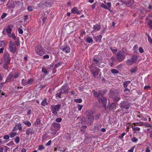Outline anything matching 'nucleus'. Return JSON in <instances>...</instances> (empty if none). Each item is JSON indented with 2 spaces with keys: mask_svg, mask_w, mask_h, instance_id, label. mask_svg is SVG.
Here are the masks:
<instances>
[{
  "mask_svg": "<svg viewBox=\"0 0 152 152\" xmlns=\"http://www.w3.org/2000/svg\"><path fill=\"white\" fill-rule=\"evenodd\" d=\"M94 96L97 98L98 101L105 106L107 103V99L103 95V93L101 91H93Z\"/></svg>",
  "mask_w": 152,
  "mask_h": 152,
  "instance_id": "obj_1",
  "label": "nucleus"
},
{
  "mask_svg": "<svg viewBox=\"0 0 152 152\" xmlns=\"http://www.w3.org/2000/svg\"><path fill=\"white\" fill-rule=\"evenodd\" d=\"M86 123L88 125H91L94 121V117L93 112L91 110H88L86 111Z\"/></svg>",
  "mask_w": 152,
  "mask_h": 152,
  "instance_id": "obj_2",
  "label": "nucleus"
},
{
  "mask_svg": "<svg viewBox=\"0 0 152 152\" xmlns=\"http://www.w3.org/2000/svg\"><path fill=\"white\" fill-rule=\"evenodd\" d=\"M118 92L117 90H115L114 91H110V96L114 101L117 102L120 99V97L118 96Z\"/></svg>",
  "mask_w": 152,
  "mask_h": 152,
  "instance_id": "obj_3",
  "label": "nucleus"
},
{
  "mask_svg": "<svg viewBox=\"0 0 152 152\" xmlns=\"http://www.w3.org/2000/svg\"><path fill=\"white\" fill-rule=\"evenodd\" d=\"M18 76L19 74L18 73L14 74L13 73H10L7 77L5 82H13L14 79L18 78Z\"/></svg>",
  "mask_w": 152,
  "mask_h": 152,
  "instance_id": "obj_4",
  "label": "nucleus"
},
{
  "mask_svg": "<svg viewBox=\"0 0 152 152\" xmlns=\"http://www.w3.org/2000/svg\"><path fill=\"white\" fill-rule=\"evenodd\" d=\"M36 53L39 56H42L45 53V49L41 46H37L35 49Z\"/></svg>",
  "mask_w": 152,
  "mask_h": 152,
  "instance_id": "obj_5",
  "label": "nucleus"
},
{
  "mask_svg": "<svg viewBox=\"0 0 152 152\" xmlns=\"http://www.w3.org/2000/svg\"><path fill=\"white\" fill-rule=\"evenodd\" d=\"M125 55L124 52L119 51L117 53L116 58L118 61L120 62L125 58Z\"/></svg>",
  "mask_w": 152,
  "mask_h": 152,
  "instance_id": "obj_6",
  "label": "nucleus"
},
{
  "mask_svg": "<svg viewBox=\"0 0 152 152\" xmlns=\"http://www.w3.org/2000/svg\"><path fill=\"white\" fill-rule=\"evenodd\" d=\"M119 106L122 110H127L130 106V104L128 102L123 101L119 104Z\"/></svg>",
  "mask_w": 152,
  "mask_h": 152,
  "instance_id": "obj_7",
  "label": "nucleus"
},
{
  "mask_svg": "<svg viewBox=\"0 0 152 152\" xmlns=\"http://www.w3.org/2000/svg\"><path fill=\"white\" fill-rule=\"evenodd\" d=\"M93 63L90 66L91 70H94V69L97 68L96 66H99V61L96 57H95L93 58Z\"/></svg>",
  "mask_w": 152,
  "mask_h": 152,
  "instance_id": "obj_8",
  "label": "nucleus"
},
{
  "mask_svg": "<svg viewBox=\"0 0 152 152\" xmlns=\"http://www.w3.org/2000/svg\"><path fill=\"white\" fill-rule=\"evenodd\" d=\"M61 107L60 104H57L55 105H52L51 106L50 109L52 112L54 114L56 115L57 113V112L59 111Z\"/></svg>",
  "mask_w": 152,
  "mask_h": 152,
  "instance_id": "obj_9",
  "label": "nucleus"
},
{
  "mask_svg": "<svg viewBox=\"0 0 152 152\" xmlns=\"http://www.w3.org/2000/svg\"><path fill=\"white\" fill-rule=\"evenodd\" d=\"M93 76L96 78H98L100 77L101 73L100 70L98 68L94 69V70H91Z\"/></svg>",
  "mask_w": 152,
  "mask_h": 152,
  "instance_id": "obj_10",
  "label": "nucleus"
},
{
  "mask_svg": "<svg viewBox=\"0 0 152 152\" xmlns=\"http://www.w3.org/2000/svg\"><path fill=\"white\" fill-rule=\"evenodd\" d=\"M137 59V56H133L131 58H130L126 61V64L128 65H131L135 62Z\"/></svg>",
  "mask_w": 152,
  "mask_h": 152,
  "instance_id": "obj_11",
  "label": "nucleus"
},
{
  "mask_svg": "<svg viewBox=\"0 0 152 152\" xmlns=\"http://www.w3.org/2000/svg\"><path fill=\"white\" fill-rule=\"evenodd\" d=\"M4 63L9 64L10 61V58L8 53H5L4 54Z\"/></svg>",
  "mask_w": 152,
  "mask_h": 152,
  "instance_id": "obj_12",
  "label": "nucleus"
},
{
  "mask_svg": "<svg viewBox=\"0 0 152 152\" xmlns=\"http://www.w3.org/2000/svg\"><path fill=\"white\" fill-rule=\"evenodd\" d=\"M10 42L11 44V45L9 46L10 50L12 53H15L16 51V47L14 46L15 45L14 43L11 41Z\"/></svg>",
  "mask_w": 152,
  "mask_h": 152,
  "instance_id": "obj_13",
  "label": "nucleus"
},
{
  "mask_svg": "<svg viewBox=\"0 0 152 152\" xmlns=\"http://www.w3.org/2000/svg\"><path fill=\"white\" fill-rule=\"evenodd\" d=\"M61 49L65 53H69L70 52V48L69 46L65 45L61 47Z\"/></svg>",
  "mask_w": 152,
  "mask_h": 152,
  "instance_id": "obj_14",
  "label": "nucleus"
},
{
  "mask_svg": "<svg viewBox=\"0 0 152 152\" xmlns=\"http://www.w3.org/2000/svg\"><path fill=\"white\" fill-rule=\"evenodd\" d=\"M64 94H67L69 92L68 87L67 85L62 86L60 89Z\"/></svg>",
  "mask_w": 152,
  "mask_h": 152,
  "instance_id": "obj_15",
  "label": "nucleus"
},
{
  "mask_svg": "<svg viewBox=\"0 0 152 152\" xmlns=\"http://www.w3.org/2000/svg\"><path fill=\"white\" fill-rule=\"evenodd\" d=\"M52 125L57 130L61 128V125L60 124L56 122H54L52 124Z\"/></svg>",
  "mask_w": 152,
  "mask_h": 152,
  "instance_id": "obj_16",
  "label": "nucleus"
},
{
  "mask_svg": "<svg viewBox=\"0 0 152 152\" xmlns=\"http://www.w3.org/2000/svg\"><path fill=\"white\" fill-rule=\"evenodd\" d=\"M101 28V25H100L96 24L94 26L93 31L95 32L99 30Z\"/></svg>",
  "mask_w": 152,
  "mask_h": 152,
  "instance_id": "obj_17",
  "label": "nucleus"
},
{
  "mask_svg": "<svg viewBox=\"0 0 152 152\" xmlns=\"http://www.w3.org/2000/svg\"><path fill=\"white\" fill-rule=\"evenodd\" d=\"M102 127L101 124H97L94 126V131H100Z\"/></svg>",
  "mask_w": 152,
  "mask_h": 152,
  "instance_id": "obj_18",
  "label": "nucleus"
},
{
  "mask_svg": "<svg viewBox=\"0 0 152 152\" xmlns=\"http://www.w3.org/2000/svg\"><path fill=\"white\" fill-rule=\"evenodd\" d=\"M64 94L63 92L60 89L58 91V92L56 94V96L59 99H60L62 94Z\"/></svg>",
  "mask_w": 152,
  "mask_h": 152,
  "instance_id": "obj_19",
  "label": "nucleus"
},
{
  "mask_svg": "<svg viewBox=\"0 0 152 152\" xmlns=\"http://www.w3.org/2000/svg\"><path fill=\"white\" fill-rule=\"evenodd\" d=\"M72 13L74 14H77L78 15L80 14V13L78 11V9L76 7H74L71 10Z\"/></svg>",
  "mask_w": 152,
  "mask_h": 152,
  "instance_id": "obj_20",
  "label": "nucleus"
},
{
  "mask_svg": "<svg viewBox=\"0 0 152 152\" xmlns=\"http://www.w3.org/2000/svg\"><path fill=\"white\" fill-rule=\"evenodd\" d=\"M34 133V131L33 130L32 131L30 128L26 130V134L27 135H28L30 134H32Z\"/></svg>",
  "mask_w": 152,
  "mask_h": 152,
  "instance_id": "obj_21",
  "label": "nucleus"
},
{
  "mask_svg": "<svg viewBox=\"0 0 152 152\" xmlns=\"http://www.w3.org/2000/svg\"><path fill=\"white\" fill-rule=\"evenodd\" d=\"M7 5H8V6L10 8H13L14 7L15 5V1H10L8 3V4H7Z\"/></svg>",
  "mask_w": 152,
  "mask_h": 152,
  "instance_id": "obj_22",
  "label": "nucleus"
},
{
  "mask_svg": "<svg viewBox=\"0 0 152 152\" xmlns=\"http://www.w3.org/2000/svg\"><path fill=\"white\" fill-rule=\"evenodd\" d=\"M47 99H44L43 100L41 103V105L44 106H45V105H47L48 104V103L47 102Z\"/></svg>",
  "mask_w": 152,
  "mask_h": 152,
  "instance_id": "obj_23",
  "label": "nucleus"
},
{
  "mask_svg": "<svg viewBox=\"0 0 152 152\" xmlns=\"http://www.w3.org/2000/svg\"><path fill=\"white\" fill-rule=\"evenodd\" d=\"M133 124L134 125V126H142L143 125V122H139L133 123Z\"/></svg>",
  "mask_w": 152,
  "mask_h": 152,
  "instance_id": "obj_24",
  "label": "nucleus"
},
{
  "mask_svg": "<svg viewBox=\"0 0 152 152\" xmlns=\"http://www.w3.org/2000/svg\"><path fill=\"white\" fill-rule=\"evenodd\" d=\"M131 82L130 81H125L123 83V86L124 88H127L128 85Z\"/></svg>",
  "mask_w": 152,
  "mask_h": 152,
  "instance_id": "obj_25",
  "label": "nucleus"
},
{
  "mask_svg": "<svg viewBox=\"0 0 152 152\" xmlns=\"http://www.w3.org/2000/svg\"><path fill=\"white\" fill-rule=\"evenodd\" d=\"M15 5L19 7L22 6L23 4V3L22 2H20L19 1H15Z\"/></svg>",
  "mask_w": 152,
  "mask_h": 152,
  "instance_id": "obj_26",
  "label": "nucleus"
},
{
  "mask_svg": "<svg viewBox=\"0 0 152 152\" xmlns=\"http://www.w3.org/2000/svg\"><path fill=\"white\" fill-rule=\"evenodd\" d=\"M40 19H41L42 20V21L41 23L42 24H43L46 20L47 17H46L43 16H42V17H41Z\"/></svg>",
  "mask_w": 152,
  "mask_h": 152,
  "instance_id": "obj_27",
  "label": "nucleus"
},
{
  "mask_svg": "<svg viewBox=\"0 0 152 152\" xmlns=\"http://www.w3.org/2000/svg\"><path fill=\"white\" fill-rule=\"evenodd\" d=\"M87 126H83L81 128L80 130L82 133H83L85 131Z\"/></svg>",
  "mask_w": 152,
  "mask_h": 152,
  "instance_id": "obj_28",
  "label": "nucleus"
},
{
  "mask_svg": "<svg viewBox=\"0 0 152 152\" xmlns=\"http://www.w3.org/2000/svg\"><path fill=\"white\" fill-rule=\"evenodd\" d=\"M9 64H7L6 63H4V64L3 65L2 67L5 69L8 70V65Z\"/></svg>",
  "mask_w": 152,
  "mask_h": 152,
  "instance_id": "obj_29",
  "label": "nucleus"
},
{
  "mask_svg": "<svg viewBox=\"0 0 152 152\" xmlns=\"http://www.w3.org/2000/svg\"><path fill=\"white\" fill-rule=\"evenodd\" d=\"M86 41L89 43H91L92 42L93 40L91 38L88 37L86 39Z\"/></svg>",
  "mask_w": 152,
  "mask_h": 152,
  "instance_id": "obj_30",
  "label": "nucleus"
},
{
  "mask_svg": "<svg viewBox=\"0 0 152 152\" xmlns=\"http://www.w3.org/2000/svg\"><path fill=\"white\" fill-rule=\"evenodd\" d=\"M12 29L10 27H8L6 29V31L8 34H9L11 33Z\"/></svg>",
  "mask_w": 152,
  "mask_h": 152,
  "instance_id": "obj_31",
  "label": "nucleus"
},
{
  "mask_svg": "<svg viewBox=\"0 0 152 152\" xmlns=\"http://www.w3.org/2000/svg\"><path fill=\"white\" fill-rule=\"evenodd\" d=\"M41 123V120L39 118H37L36 119L35 122L34 124L36 126L40 124Z\"/></svg>",
  "mask_w": 152,
  "mask_h": 152,
  "instance_id": "obj_32",
  "label": "nucleus"
},
{
  "mask_svg": "<svg viewBox=\"0 0 152 152\" xmlns=\"http://www.w3.org/2000/svg\"><path fill=\"white\" fill-rule=\"evenodd\" d=\"M100 7L104 9H108L110 10V9H109L107 6L105 5L103 3H101L100 5Z\"/></svg>",
  "mask_w": 152,
  "mask_h": 152,
  "instance_id": "obj_33",
  "label": "nucleus"
},
{
  "mask_svg": "<svg viewBox=\"0 0 152 152\" xmlns=\"http://www.w3.org/2000/svg\"><path fill=\"white\" fill-rule=\"evenodd\" d=\"M81 99L79 98L77 99H74V101L76 103H80L82 102Z\"/></svg>",
  "mask_w": 152,
  "mask_h": 152,
  "instance_id": "obj_34",
  "label": "nucleus"
},
{
  "mask_svg": "<svg viewBox=\"0 0 152 152\" xmlns=\"http://www.w3.org/2000/svg\"><path fill=\"white\" fill-rule=\"evenodd\" d=\"M8 35L10 37H12L14 39H16V37L14 34L11 33L9 34Z\"/></svg>",
  "mask_w": 152,
  "mask_h": 152,
  "instance_id": "obj_35",
  "label": "nucleus"
},
{
  "mask_svg": "<svg viewBox=\"0 0 152 152\" xmlns=\"http://www.w3.org/2000/svg\"><path fill=\"white\" fill-rule=\"evenodd\" d=\"M43 5L45 6L48 7L51 5V4L48 1H46L43 4Z\"/></svg>",
  "mask_w": 152,
  "mask_h": 152,
  "instance_id": "obj_36",
  "label": "nucleus"
},
{
  "mask_svg": "<svg viewBox=\"0 0 152 152\" xmlns=\"http://www.w3.org/2000/svg\"><path fill=\"white\" fill-rule=\"evenodd\" d=\"M137 70V67H135L134 68L130 70V72L132 73H134Z\"/></svg>",
  "mask_w": 152,
  "mask_h": 152,
  "instance_id": "obj_37",
  "label": "nucleus"
},
{
  "mask_svg": "<svg viewBox=\"0 0 152 152\" xmlns=\"http://www.w3.org/2000/svg\"><path fill=\"white\" fill-rule=\"evenodd\" d=\"M148 41L150 43V44L152 46V39L150 37L148 34L147 35Z\"/></svg>",
  "mask_w": 152,
  "mask_h": 152,
  "instance_id": "obj_38",
  "label": "nucleus"
},
{
  "mask_svg": "<svg viewBox=\"0 0 152 152\" xmlns=\"http://www.w3.org/2000/svg\"><path fill=\"white\" fill-rule=\"evenodd\" d=\"M111 72L114 74L118 73L119 72L116 69H113L111 70Z\"/></svg>",
  "mask_w": 152,
  "mask_h": 152,
  "instance_id": "obj_39",
  "label": "nucleus"
},
{
  "mask_svg": "<svg viewBox=\"0 0 152 152\" xmlns=\"http://www.w3.org/2000/svg\"><path fill=\"white\" fill-rule=\"evenodd\" d=\"M23 123L28 126H30L31 125V124L28 121H24Z\"/></svg>",
  "mask_w": 152,
  "mask_h": 152,
  "instance_id": "obj_40",
  "label": "nucleus"
},
{
  "mask_svg": "<svg viewBox=\"0 0 152 152\" xmlns=\"http://www.w3.org/2000/svg\"><path fill=\"white\" fill-rule=\"evenodd\" d=\"M133 3H131V1H129L128 2H126L125 4L126 6H128V7L130 6Z\"/></svg>",
  "mask_w": 152,
  "mask_h": 152,
  "instance_id": "obj_41",
  "label": "nucleus"
},
{
  "mask_svg": "<svg viewBox=\"0 0 152 152\" xmlns=\"http://www.w3.org/2000/svg\"><path fill=\"white\" fill-rule=\"evenodd\" d=\"M102 35H99V36H97L96 37V41H100L102 38Z\"/></svg>",
  "mask_w": 152,
  "mask_h": 152,
  "instance_id": "obj_42",
  "label": "nucleus"
},
{
  "mask_svg": "<svg viewBox=\"0 0 152 152\" xmlns=\"http://www.w3.org/2000/svg\"><path fill=\"white\" fill-rule=\"evenodd\" d=\"M132 130L134 131H139L140 130V128L138 127H134L133 126H132Z\"/></svg>",
  "mask_w": 152,
  "mask_h": 152,
  "instance_id": "obj_43",
  "label": "nucleus"
},
{
  "mask_svg": "<svg viewBox=\"0 0 152 152\" xmlns=\"http://www.w3.org/2000/svg\"><path fill=\"white\" fill-rule=\"evenodd\" d=\"M9 135L11 137H13L17 135V133L16 132H12L11 134H10Z\"/></svg>",
  "mask_w": 152,
  "mask_h": 152,
  "instance_id": "obj_44",
  "label": "nucleus"
},
{
  "mask_svg": "<svg viewBox=\"0 0 152 152\" xmlns=\"http://www.w3.org/2000/svg\"><path fill=\"white\" fill-rule=\"evenodd\" d=\"M16 127L18 128V129L20 130H21L22 129V126H21V124H19L16 125Z\"/></svg>",
  "mask_w": 152,
  "mask_h": 152,
  "instance_id": "obj_45",
  "label": "nucleus"
},
{
  "mask_svg": "<svg viewBox=\"0 0 152 152\" xmlns=\"http://www.w3.org/2000/svg\"><path fill=\"white\" fill-rule=\"evenodd\" d=\"M42 71L43 72L45 73L46 75H48V72L45 68L43 67L42 69Z\"/></svg>",
  "mask_w": 152,
  "mask_h": 152,
  "instance_id": "obj_46",
  "label": "nucleus"
},
{
  "mask_svg": "<svg viewBox=\"0 0 152 152\" xmlns=\"http://www.w3.org/2000/svg\"><path fill=\"white\" fill-rule=\"evenodd\" d=\"M20 139V138L19 137H16L15 138V141L16 143H18L19 142Z\"/></svg>",
  "mask_w": 152,
  "mask_h": 152,
  "instance_id": "obj_47",
  "label": "nucleus"
},
{
  "mask_svg": "<svg viewBox=\"0 0 152 152\" xmlns=\"http://www.w3.org/2000/svg\"><path fill=\"white\" fill-rule=\"evenodd\" d=\"M5 45V43L3 41H0V48L4 47Z\"/></svg>",
  "mask_w": 152,
  "mask_h": 152,
  "instance_id": "obj_48",
  "label": "nucleus"
},
{
  "mask_svg": "<svg viewBox=\"0 0 152 152\" xmlns=\"http://www.w3.org/2000/svg\"><path fill=\"white\" fill-rule=\"evenodd\" d=\"M143 126H145L146 127H151L152 126L150 124L147 123H145V124H144L143 123Z\"/></svg>",
  "mask_w": 152,
  "mask_h": 152,
  "instance_id": "obj_49",
  "label": "nucleus"
},
{
  "mask_svg": "<svg viewBox=\"0 0 152 152\" xmlns=\"http://www.w3.org/2000/svg\"><path fill=\"white\" fill-rule=\"evenodd\" d=\"M26 81L24 79H23L22 80V83L23 86H25L27 84Z\"/></svg>",
  "mask_w": 152,
  "mask_h": 152,
  "instance_id": "obj_50",
  "label": "nucleus"
},
{
  "mask_svg": "<svg viewBox=\"0 0 152 152\" xmlns=\"http://www.w3.org/2000/svg\"><path fill=\"white\" fill-rule=\"evenodd\" d=\"M100 114L99 113H97L95 116V119L96 120L98 119L100 117Z\"/></svg>",
  "mask_w": 152,
  "mask_h": 152,
  "instance_id": "obj_51",
  "label": "nucleus"
},
{
  "mask_svg": "<svg viewBox=\"0 0 152 152\" xmlns=\"http://www.w3.org/2000/svg\"><path fill=\"white\" fill-rule=\"evenodd\" d=\"M45 148L44 146L43 145H39L38 148V149L39 150L41 151Z\"/></svg>",
  "mask_w": 152,
  "mask_h": 152,
  "instance_id": "obj_52",
  "label": "nucleus"
},
{
  "mask_svg": "<svg viewBox=\"0 0 152 152\" xmlns=\"http://www.w3.org/2000/svg\"><path fill=\"white\" fill-rule=\"evenodd\" d=\"M138 48V45H135L133 47L134 50V52H136V51H137V50Z\"/></svg>",
  "mask_w": 152,
  "mask_h": 152,
  "instance_id": "obj_53",
  "label": "nucleus"
},
{
  "mask_svg": "<svg viewBox=\"0 0 152 152\" xmlns=\"http://www.w3.org/2000/svg\"><path fill=\"white\" fill-rule=\"evenodd\" d=\"M7 15V14L6 13H4L2 15L1 18L3 19Z\"/></svg>",
  "mask_w": 152,
  "mask_h": 152,
  "instance_id": "obj_54",
  "label": "nucleus"
},
{
  "mask_svg": "<svg viewBox=\"0 0 152 152\" xmlns=\"http://www.w3.org/2000/svg\"><path fill=\"white\" fill-rule=\"evenodd\" d=\"M61 121L62 119L60 118H57L55 120L57 122H60Z\"/></svg>",
  "mask_w": 152,
  "mask_h": 152,
  "instance_id": "obj_55",
  "label": "nucleus"
},
{
  "mask_svg": "<svg viewBox=\"0 0 152 152\" xmlns=\"http://www.w3.org/2000/svg\"><path fill=\"white\" fill-rule=\"evenodd\" d=\"M14 144V142L12 141H10L9 143L7 144L8 146H10V145H12Z\"/></svg>",
  "mask_w": 152,
  "mask_h": 152,
  "instance_id": "obj_56",
  "label": "nucleus"
},
{
  "mask_svg": "<svg viewBox=\"0 0 152 152\" xmlns=\"http://www.w3.org/2000/svg\"><path fill=\"white\" fill-rule=\"evenodd\" d=\"M137 140V139L135 137H133L132 139V141L133 142H136Z\"/></svg>",
  "mask_w": 152,
  "mask_h": 152,
  "instance_id": "obj_57",
  "label": "nucleus"
},
{
  "mask_svg": "<svg viewBox=\"0 0 152 152\" xmlns=\"http://www.w3.org/2000/svg\"><path fill=\"white\" fill-rule=\"evenodd\" d=\"M66 138L67 139H70L71 138L70 135L69 133H67L66 135Z\"/></svg>",
  "mask_w": 152,
  "mask_h": 152,
  "instance_id": "obj_58",
  "label": "nucleus"
},
{
  "mask_svg": "<svg viewBox=\"0 0 152 152\" xmlns=\"http://www.w3.org/2000/svg\"><path fill=\"white\" fill-rule=\"evenodd\" d=\"M82 107V105L80 104H78L77 106L78 110L80 111L81 110Z\"/></svg>",
  "mask_w": 152,
  "mask_h": 152,
  "instance_id": "obj_59",
  "label": "nucleus"
},
{
  "mask_svg": "<svg viewBox=\"0 0 152 152\" xmlns=\"http://www.w3.org/2000/svg\"><path fill=\"white\" fill-rule=\"evenodd\" d=\"M148 25L151 27L152 28V21L150 20L148 23Z\"/></svg>",
  "mask_w": 152,
  "mask_h": 152,
  "instance_id": "obj_60",
  "label": "nucleus"
},
{
  "mask_svg": "<svg viewBox=\"0 0 152 152\" xmlns=\"http://www.w3.org/2000/svg\"><path fill=\"white\" fill-rule=\"evenodd\" d=\"M139 52L141 53H143L144 52L143 49L141 47H140L139 48Z\"/></svg>",
  "mask_w": 152,
  "mask_h": 152,
  "instance_id": "obj_61",
  "label": "nucleus"
},
{
  "mask_svg": "<svg viewBox=\"0 0 152 152\" xmlns=\"http://www.w3.org/2000/svg\"><path fill=\"white\" fill-rule=\"evenodd\" d=\"M18 32L20 34H22L23 32V31L22 29L21 28H19L18 29Z\"/></svg>",
  "mask_w": 152,
  "mask_h": 152,
  "instance_id": "obj_62",
  "label": "nucleus"
},
{
  "mask_svg": "<svg viewBox=\"0 0 152 152\" xmlns=\"http://www.w3.org/2000/svg\"><path fill=\"white\" fill-rule=\"evenodd\" d=\"M146 130L147 132L150 133L151 132H152V127L151 126L150 128L147 129Z\"/></svg>",
  "mask_w": 152,
  "mask_h": 152,
  "instance_id": "obj_63",
  "label": "nucleus"
},
{
  "mask_svg": "<svg viewBox=\"0 0 152 152\" xmlns=\"http://www.w3.org/2000/svg\"><path fill=\"white\" fill-rule=\"evenodd\" d=\"M135 146H133L132 148H131L129 150H128L129 152H133Z\"/></svg>",
  "mask_w": 152,
  "mask_h": 152,
  "instance_id": "obj_64",
  "label": "nucleus"
}]
</instances>
